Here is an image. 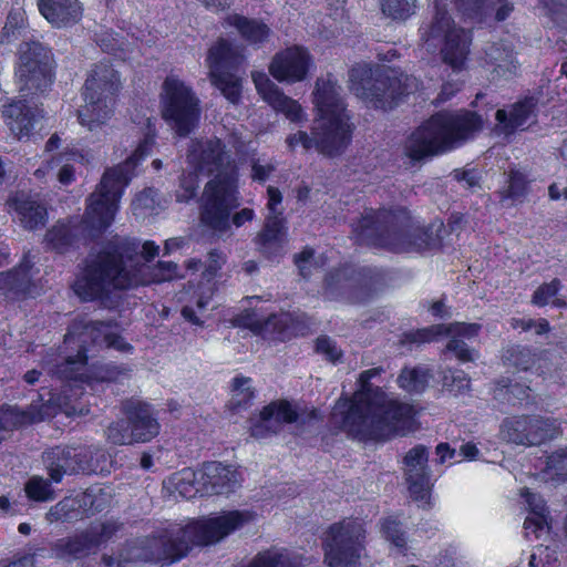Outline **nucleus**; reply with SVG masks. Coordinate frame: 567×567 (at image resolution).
I'll use <instances>...</instances> for the list:
<instances>
[{
  "label": "nucleus",
  "instance_id": "f257e3e1",
  "mask_svg": "<svg viewBox=\"0 0 567 567\" xmlns=\"http://www.w3.org/2000/svg\"><path fill=\"white\" fill-rule=\"evenodd\" d=\"M138 246L137 239L113 237L97 254L84 259L82 272L73 285L74 292L82 300H94L111 289H131L181 277L173 261L140 262Z\"/></svg>",
  "mask_w": 567,
  "mask_h": 567
},
{
  "label": "nucleus",
  "instance_id": "f03ea898",
  "mask_svg": "<svg viewBox=\"0 0 567 567\" xmlns=\"http://www.w3.org/2000/svg\"><path fill=\"white\" fill-rule=\"evenodd\" d=\"M252 518L249 512L230 511L186 525L172 524L152 536L128 542L120 553L118 567L133 561L172 564L185 557L194 546L218 543Z\"/></svg>",
  "mask_w": 567,
  "mask_h": 567
},
{
  "label": "nucleus",
  "instance_id": "7ed1b4c3",
  "mask_svg": "<svg viewBox=\"0 0 567 567\" xmlns=\"http://www.w3.org/2000/svg\"><path fill=\"white\" fill-rule=\"evenodd\" d=\"M153 143V136H145L125 162L104 173L97 190L87 199L85 214L79 225L59 223L47 233L45 238L55 250L65 251L80 234L95 238L112 224L123 189L132 179L137 162L148 154Z\"/></svg>",
  "mask_w": 567,
  "mask_h": 567
},
{
  "label": "nucleus",
  "instance_id": "20e7f679",
  "mask_svg": "<svg viewBox=\"0 0 567 567\" xmlns=\"http://www.w3.org/2000/svg\"><path fill=\"white\" fill-rule=\"evenodd\" d=\"M187 159L195 172L215 174L204 189L200 221L221 234L229 228V213L239 206L230 155L220 140L210 138L192 141Z\"/></svg>",
  "mask_w": 567,
  "mask_h": 567
},
{
  "label": "nucleus",
  "instance_id": "39448f33",
  "mask_svg": "<svg viewBox=\"0 0 567 567\" xmlns=\"http://www.w3.org/2000/svg\"><path fill=\"white\" fill-rule=\"evenodd\" d=\"M331 423L359 441H384L394 434H405L411 427L412 408L383 394L370 398L359 393L351 402H337Z\"/></svg>",
  "mask_w": 567,
  "mask_h": 567
},
{
  "label": "nucleus",
  "instance_id": "423d86ee",
  "mask_svg": "<svg viewBox=\"0 0 567 567\" xmlns=\"http://www.w3.org/2000/svg\"><path fill=\"white\" fill-rule=\"evenodd\" d=\"M482 127L483 120L475 112H439L408 137L404 154L421 161L444 153L473 138Z\"/></svg>",
  "mask_w": 567,
  "mask_h": 567
},
{
  "label": "nucleus",
  "instance_id": "0eeeda50",
  "mask_svg": "<svg viewBox=\"0 0 567 567\" xmlns=\"http://www.w3.org/2000/svg\"><path fill=\"white\" fill-rule=\"evenodd\" d=\"M120 84L118 73L111 65L100 63L94 66L83 86L84 104L78 110L83 127L90 132L103 130L113 115L114 95Z\"/></svg>",
  "mask_w": 567,
  "mask_h": 567
},
{
  "label": "nucleus",
  "instance_id": "6e6552de",
  "mask_svg": "<svg viewBox=\"0 0 567 567\" xmlns=\"http://www.w3.org/2000/svg\"><path fill=\"white\" fill-rule=\"evenodd\" d=\"M419 32L427 51L442 45V60L453 73L458 75L465 70L471 40L464 29L455 27L445 8L436 3L435 12L421 24Z\"/></svg>",
  "mask_w": 567,
  "mask_h": 567
},
{
  "label": "nucleus",
  "instance_id": "1a4fd4ad",
  "mask_svg": "<svg viewBox=\"0 0 567 567\" xmlns=\"http://www.w3.org/2000/svg\"><path fill=\"white\" fill-rule=\"evenodd\" d=\"M353 231L360 244L395 252L409 251L413 245L410 218L404 210L367 209Z\"/></svg>",
  "mask_w": 567,
  "mask_h": 567
},
{
  "label": "nucleus",
  "instance_id": "9d476101",
  "mask_svg": "<svg viewBox=\"0 0 567 567\" xmlns=\"http://www.w3.org/2000/svg\"><path fill=\"white\" fill-rule=\"evenodd\" d=\"M350 90L355 96L372 104L375 109L390 110L400 99L408 95L415 85V79L391 72H372L365 65L353 66L349 71Z\"/></svg>",
  "mask_w": 567,
  "mask_h": 567
},
{
  "label": "nucleus",
  "instance_id": "9b49d317",
  "mask_svg": "<svg viewBox=\"0 0 567 567\" xmlns=\"http://www.w3.org/2000/svg\"><path fill=\"white\" fill-rule=\"evenodd\" d=\"M351 117L344 115L337 117L317 116L311 124L310 133L298 131L289 134L286 143L290 151L301 146L306 152L316 150L328 158L341 156L352 141L354 125Z\"/></svg>",
  "mask_w": 567,
  "mask_h": 567
},
{
  "label": "nucleus",
  "instance_id": "f8f14e48",
  "mask_svg": "<svg viewBox=\"0 0 567 567\" xmlns=\"http://www.w3.org/2000/svg\"><path fill=\"white\" fill-rule=\"evenodd\" d=\"M382 287V276L371 268L343 266L324 277L323 296L329 300L363 303L371 300Z\"/></svg>",
  "mask_w": 567,
  "mask_h": 567
},
{
  "label": "nucleus",
  "instance_id": "ddd939ff",
  "mask_svg": "<svg viewBox=\"0 0 567 567\" xmlns=\"http://www.w3.org/2000/svg\"><path fill=\"white\" fill-rule=\"evenodd\" d=\"M106 454L95 446L56 445L42 453L50 481L60 483L64 475L91 474L104 471Z\"/></svg>",
  "mask_w": 567,
  "mask_h": 567
},
{
  "label": "nucleus",
  "instance_id": "4468645a",
  "mask_svg": "<svg viewBox=\"0 0 567 567\" xmlns=\"http://www.w3.org/2000/svg\"><path fill=\"white\" fill-rule=\"evenodd\" d=\"M365 529L359 520L336 523L327 532L324 563L329 567H357L364 551Z\"/></svg>",
  "mask_w": 567,
  "mask_h": 567
},
{
  "label": "nucleus",
  "instance_id": "2eb2a0df",
  "mask_svg": "<svg viewBox=\"0 0 567 567\" xmlns=\"http://www.w3.org/2000/svg\"><path fill=\"white\" fill-rule=\"evenodd\" d=\"M162 114L179 136H187L197 126L199 100L192 89L176 78L168 76L163 84Z\"/></svg>",
  "mask_w": 567,
  "mask_h": 567
},
{
  "label": "nucleus",
  "instance_id": "dca6fc26",
  "mask_svg": "<svg viewBox=\"0 0 567 567\" xmlns=\"http://www.w3.org/2000/svg\"><path fill=\"white\" fill-rule=\"evenodd\" d=\"M244 60L239 48L225 39H219L208 51L207 63L212 82L233 104L238 103L241 91L240 80L233 71L237 70Z\"/></svg>",
  "mask_w": 567,
  "mask_h": 567
},
{
  "label": "nucleus",
  "instance_id": "f3484780",
  "mask_svg": "<svg viewBox=\"0 0 567 567\" xmlns=\"http://www.w3.org/2000/svg\"><path fill=\"white\" fill-rule=\"evenodd\" d=\"M122 527L123 524L114 519L92 524L71 537L58 539L52 549L59 558H82L111 540Z\"/></svg>",
  "mask_w": 567,
  "mask_h": 567
},
{
  "label": "nucleus",
  "instance_id": "a211bd4d",
  "mask_svg": "<svg viewBox=\"0 0 567 567\" xmlns=\"http://www.w3.org/2000/svg\"><path fill=\"white\" fill-rule=\"evenodd\" d=\"M501 436L516 445H539L558 433L556 420L540 415L505 417L501 424Z\"/></svg>",
  "mask_w": 567,
  "mask_h": 567
},
{
  "label": "nucleus",
  "instance_id": "6ab92c4d",
  "mask_svg": "<svg viewBox=\"0 0 567 567\" xmlns=\"http://www.w3.org/2000/svg\"><path fill=\"white\" fill-rule=\"evenodd\" d=\"M315 417V411L303 415L286 400L274 401L262 409L257 419L251 420L250 434L256 439H267L279 433L285 424L305 423Z\"/></svg>",
  "mask_w": 567,
  "mask_h": 567
},
{
  "label": "nucleus",
  "instance_id": "aec40b11",
  "mask_svg": "<svg viewBox=\"0 0 567 567\" xmlns=\"http://www.w3.org/2000/svg\"><path fill=\"white\" fill-rule=\"evenodd\" d=\"M310 64L309 52L295 45L274 55L269 72L279 82L295 83L306 79Z\"/></svg>",
  "mask_w": 567,
  "mask_h": 567
},
{
  "label": "nucleus",
  "instance_id": "412c9836",
  "mask_svg": "<svg viewBox=\"0 0 567 567\" xmlns=\"http://www.w3.org/2000/svg\"><path fill=\"white\" fill-rule=\"evenodd\" d=\"M427 447L420 444L411 449L403 458L404 475L411 496L416 501L427 497L431 487Z\"/></svg>",
  "mask_w": 567,
  "mask_h": 567
},
{
  "label": "nucleus",
  "instance_id": "4be33fe9",
  "mask_svg": "<svg viewBox=\"0 0 567 567\" xmlns=\"http://www.w3.org/2000/svg\"><path fill=\"white\" fill-rule=\"evenodd\" d=\"M122 411L131 423L133 443H145L159 434L161 425L154 409L138 400H126Z\"/></svg>",
  "mask_w": 567,
  "mask_h": 567
},
{
  "label": "nucleus",
  "instance_id": "5701e85b",
  "mask_svg": "<svg viewBox=\"0 0 567 567\" xmlns=\"http://www.w3.org/2000/svg\"><path fill=\"white\" fill-rule=\"evenodd\" d=\"M252 81L264 101H266L275 111L281 112L293 123H301L307 120L301 105L297 101L285 95L266 73L254 72Z\"/></svg>",
  "mask_w": 567,
  "mask_h": 567
},
{
  "label": "nucleus",
  "instance_id": "b1692460",
  "mask_svg": "<svg viewBox=\"0 0 567 567\" xmlns=\"http://www.w3.org/2000/svg\"><path fill=\"white\" fill-rule=\"evenodd\" d=\"M341 92V86L338 85L331 74L317 80L313 102L318 110V116L337 117L344 115L351 117Z\"/></svg>",
  "mask_w": 567,
  "mask_h": 567
},
{
  "label": "nucleus",
  "instance_id": "393cba45",
  "mask_svg": "<svg viewBox=\"0 0 567 567\" xmlns=\"http://www.w3.org/2000/svg\"><path fill=\"white\" fill-rule=\"evenodd\" d=\"M537 102L534 97H527L512 105L507 112L497 110L495 131L505 136L513 135L516 131H524L536 118Z\"/></svg>",
  "mask_w": 567,
  "mask_h": 567
},
{
  "label": "nucleus",
  "instance_id": "a878e982",
  "mask_svg": "<svg viewBox=\"0 0 567 567\" xmlns=\"http://www.w3.org/2000/svg\"><path fill=\"white\" fill-rule=\"evenodd\" d=\"M200 481L206 494L228 495L239 486L238 473L219 462L205 463Z\"/></svg>",
  "mask_w": 567,
  "mask_h": 567
},
{
  "label": "nucleus",
  "instance_id": "bb28decb",
  "mask_svg": "<svg viewBox=\"0 0 567 567\" xmlns=\"http://www.w3.org/2000/svg\"><path fill=\"white\" fill-rule=\"evenodd\" d=\"M37 4L41 16L55 28L78 23L83 13L79 0H38Z\"/></svg>",
  "mask_w": 567,
  "mask_h": 567
},
{
  "label": "nucleus",
  "instance_id": "cd10ccee",
  "mask_svg": "<svg viewBox=\"0 0 567 567\" xmlns=\"http://www.w3.org/2000/svg\"><path fill=\"white\" fill-rule=\"evenodd\" d=\"M116 324L113 321H90L84 326L81 333V342L91 339L96 347L114 348L122 352H127L132 346L126 343L124 339L115 331Z\"/></svg>",
  "mask_w": 567,
  "mask_h": 567
},
{
  "label": "nucleus",
  "instance_id": "c85d7f7f",
  "mask_svg": "<svg viewBox=\"0 0 567 567\" xmlns=\"http://www.w3.org/2000/svg\"><path fill=\"white\" fill-rule=\"evenodd\" d=\"M32 267L33 262L30 260L29 255H25L17 268L0 274V289L11 298L30 295L33 288Z\"/></svg>",
  "mask_w": 567,
  "mask_h": 567
},
{
  "label": "nucleus",
  "instance_id": "c756f323",
  "mask_svg": "<svg viewBox=\"0 0 567 567\" xmlns=\"http://www.w3.org/2000/svg\"><path fill=\"white\" fill-rule=\"evenodd\" d=\"M456 8L462 14L471 20L481 21L488 11H495L497 21L506 20L514 10L513 3L508 0H454Z\"/></svg>",
  "mask_w": 567,
  "mask_h": 567
},
{
  "label": "nucleus",
  "instance_id": "7c9ffc66",
  "mask_svg": "<svg viewBox=\"0 0 567 567\" xmlns=\"http://www.w3.org/2000/svg\"><path fill=\"white\" fill-rule=\"evenodd\" d=\"M485 61L492 68L493 79H507L514 75L518 68L512 45L503 41L486 47Z\"/></svg>",
  "mask_w": 567,
  "mask_h": 567
},
{
  "label": "nucleus",
  "instance_id": "2f4dec72",
  "mask_svg": "<svg viewBox=\"0 0 567 567\" xmlns=\"http://www.w3.org/2000/svg\"><path fill=\"white\" fill-rule=\"evenodd\" d=\"M2 116L12 134L21 138L33 128L35 113L24 101H13L3 105Z\"/></svg>",
  "mask_w": 567,
  "mask_h": 567
},
{
  "label": "nucleus",
  "instance_id": "473e14b6",
  "mask_svg": "<svg viewBox=\"0 0 567 567\" xmlns=\"http://www.w3.org/2000/svg\"><path fill=\"white\" fill-rule=\"evenodd\" d=\"M284 237V219L277 215H268L264 228L256 238V244L261 254L272 258L280 252Z\"/></svg>",
  "mask_w": 567,
  "mask_h": 567
},
{
  "label": "nucleus",
  "instance_id": "72a5a7b5",
  "mask_svg": "<svg viewBox=\"0 0 567 567\" xmlns=\"http://www.w3.org/2000/svg\"><path fill=\"white\" fill-rule=\"evenodd\" d=\"M227 23L234 27L240 37L251 45H262L271 34L270 28L257 19L233 14L227 18Z\"/></svg>",
  "mask_w": 567,
  "mask_h": 567
},
{
  "label": "nucleus",
  "instance_id": "f704fd0d",
  "mask_svg": "<svg viewBox=\"0 0 567 567\" xmlns=\"http://www.w3.org/2000/svg\"><path fill=\"white\" fill-rule=\"evenodd\" d=\"M52 69L53 65L47 66L45 62H42V68L18 69L17 76L23 96L45 92L52 84Z\"/></svg>",
  "mask_w": 567,
  "mask_h": 567
},
{
  "label": "nucleus",
  "instance_id": "c9c22d12",
  "mask_svg": "<svg viewBox=\"0 0 567 567\" xmlns=\"http://www.w3.org/2000/svg\"><path fill=\"white\" fill-rule=\"evenodd\" d=\"M523 496L529 508V515L524 522V528L527 535L533 533L538 538L542 532L549 529V512L540 495L526 491Z\"/></svg>",
  "mask_w": 567,
  "mask_h": 567
},
{
  "label": "nucleus",
  "instance_id": "e433bc0d",
  "mask_svg": "<svg viewBox=\"0 0 567 567\" xmlns=\"http://www.w3.org/2000/svg\"><path fill=\"white\" fill-rule=\"evenodd\" d=\"M42 420L43 414L37 406L31 405L27 410H21L8 405L0 409V431H13ZM1 440H3V436L0 435Z\"/></svg>",
  "mask_w": 567,
  "mask_h": 567
},
{
  "label": "nucleus",
  "instance_id": "4c0bfd02",
  "mask_svg": "<svg viewBox=\"0 0 567 567\" xmlns=\"http://www.w3.org/2000/svg\"><path fill=\"white\" fill-rule=\"evenodd\" d=\"M42 62H45L47 66L53 65L52 53L48 48L38 41L20 44L18 69L42 68Z\"/></svg>",
  "mask_w": 567,
  "mask_h": 567
},
{
  "label": "nucleus",
  "instance_id": "58836bf2",
  "mask_svg": "<svg viewBox=\"0 0 567 567\" xmlns=\"http://www.w3.org/2000/svg\"><path fill=\"white\" fill-rule=\"evenodd\" d=\"M16 210L24 228L37 229L45 224L47 209L33 199L18 197L16 199Z\"/></svg>",
  "mask_w": 567,
  "mask_h": 567
},
{
  "label": "nucleus",
  "instance_id": "ea45409f",
  "mask_svg": "<svg viewBox=\"0 0 567 567\" xmlns=\"http://www.w3.org/2000/svg\"><path fill=\"white\" fill-rule=\"evenodd\" d=\"M528 194V181L519 171L512 169L508 175L507 186L499 190L501 202L505 206L523 203Z\"/></svg>",
  "mask_w": 567,
  "mask_h": 567
},
{
  "label": "nucleus",
  "instance_id": "a19ab883",
  "mask_svg": "<svg viewBox=\"0 0 567 567\" xmlns=\"http://www.w3.org/2000/svg\"><path fill=\"white\" fill-rule=\"evenodd\" d=\"M450 332V328H446L443 324H435L404 333L401 339V343L412 349L413 347H419L423 343L434 341L437 336L447 334Z\"/></svg>",
  "mask_w": 567,
  "mask_h": 567
},
{
  "label": "nucleus",
  "instance_id": "79ce46f5",
  "mask_svg": "<svg viewBox=\"0 0 567 567\" xmlns=\"http://www.w3.org/2000/svg\"><path fill=\"white\" fill-rule=\"evenodd\" d=\"M429 382V373L423 368L403 369L398 377L399 385L408 392L420 393Z\"/></svg>",
  "mask_w": 567,
  "mask_h": 567
},
{
  "label": "nucleus",
  "instance_id": "37998d69",
  "mask_svg": "<svg viewBox=\"0 0 567 567\" xmlns=\"http://www.w3.org/2000/svg\"><path fill=\"white\" fill-rule=\"evenodd\" d=\"M504 360L508 365L526 371L535 364L536 353L528 347L515 344L506 349Z\"/></svg>",
  "mask_w": 567,
  "mask_h": 567
},
{
  "label": "nucleus",
  "instance_id": "c03bdc74",
  "mask_svg": "<svg viewBox=\"0 0 567 567\" xmlns=\"http://www.w3.org/2000/svg\"><path fill=\"white\" fill-rule=\"evenodd\" d=\"M416 0H381V11L388 18L405 21L415 13Z\"/></svg>",
  "mask_w": 567,
  "mask_h": 567
},
{
  "label": "nucleus",
  "instance_id": "a18cd8bd",
  "mask_svg": "<svg viewBox=\"0 0 567 567\" xmlns=\"http://www.w3.org/2000/svg\"><path fill=\"white\" fill-rule=\"evenodd\" d=\"M544 473L554 481H567V447L558 449L547 456Z\"/></svg>",
  "mask_w": 567,
  "mask_h": 567
},
{
  "label": "nucleus",
  "instance_id": "49530a36",
  "mask_svg": "<svg viewBox=\"0 0 567 567\" xmlns=\"http://www.w3.org/2000/svg\"><path fill=\"white\" fill-rule=\"evenodd\" d=\"M233 398L229 408L234 411L246 409L254 398L249 378H235L233 384Z\"/></svg>",
  "mask_w": 567,
  "mask_h": 567
},
{
  "label": "nucleus",
  "instance_id": "de8ad7c7",
  "mask_svg": "<svg viewBox=\"0 0 567 567\" xmlns=\"http://www.w3.org/2000/svg\"><path fill=\"white\" fill-rule=\"evenodd\" d=\"M27 496L35 502H47L54 498V491L48 480L41 476H32L24 485Z\"/></svg>",
  "mask_w": 567,
  "mask_h": 567
},
{
  "label": "nucleus",
  "instance_id": "09e8293b",
  "mask_svg": "<svg viewBox=\"0 0 567 567\" xmlns=\"http://www.w3.org/2000/svg\"><path fill=\"white\" fill-rule=\"evenodd\" d=\"M106 440L114 445L134 444L131 435V423L128 419L116 420L105 430Z\"/></svg>",
  "mask_w": 567,
  "mask_h": 567
},
{
  "label": "nucleus",
  "instance_id": "8fccbe9b",
  "mask_svg": "<svg viewBox=\"0 0 567 567\" xmlns=\"http://www.w3.org/2000/svg\"><path fill=\"white\" fill-rule=\"evenodd\" d=\"M530 389L527 385L520 383H508L497 386L494 392V396L497 400H506L511 404L522 403L529 399Z\"/></svg>",
  "mask_w": 567,
  "mask_h": 567
},
{
  "label": "nucleus",
  "instance_id": "3c124183",
  "mask_svg": "<svg viewBox=\"0 0 567 567\" xmlns=\"http://www.w3.org/2000/svg\"><path fill=\"white\" fill-rule=\"evenodd\" d=\"M25 28L23 13L20 11H12L8 14L7 21L2 28L0 42L9 43L18 39Z\"/></svg>",
  "mask_w": 567,
  "mask_h": 567
},
{
  "label": "nucleus",
  "instance_id": "603ef678",
  "mask_svg": "<svg viewBox=\"0 0 567 567\" xmlns=\"http://www.w3.org/2000/svg\"><path fill=\"white\" fill-rule=\"evenodd\" d=\"M528 565L529 567H558L557 553L548 546L540 545L530 555Z\"/></svg>",
  "mask_w": 567,
  "mask_h": 567
},
{
  "label": "nucleus",
  "instance_id": "864d4df0",
  "mask_svg": "<svg viewBox=\"0 0 567 567\" xmlns=\"http://www.w3.org/2000/svg\"><path fill=\"white\" fill-rule=\"evenodd\" d=\"M83 361L78 358L69 357L63 362L56 364L52 370V374L61 380H76Z\"/></svg>",
  "mask_w": 567,
  "mask_h": 567
},
{
  "label": "nucleus",
  "instance_id": "5fc2aeb1",
  "mask_svg": "<svg viewBox=\"0 0 567 567\" xmlns=\"http://www.w3.org/2000/svg\"><path fill=\"white\" fill-rule=\"evenodd\" d=\"M265 328L276 332L279 339L285 340L292 333L291 317L288 313L272 315L267 319Z\"/></svg>",
  "mask_w": 567,
  "mask_h": 567
},
{
  "label": "nucleus",
  "instance_id": "6e6d98bb",
  "mask_svg": "<svg viewBox=\"0 0 567 567\" xmlns=\"http://www.w3.org/2000/svg\"><path fill=\"white\" fill-rule=\"evenodd\" d=\"M196 173L197 172L188 173L187 175H183V177L181 178L179 189L176 190L177 202L188 203L196 196L197 190L199 188Z\"/></svg>",
  "mask_w": 567,
  "mask_h": 567
},
{
  "label": "nucleus",
  "instance_id": "4d7b16f0",
  "mask_svg": "<svg viewBox=\"0 0 567 567\" xmlns=\"http://www.w3.org/2000/svg\"><path fill=\"white\" fill-rule=\"evenodd\" d=\"M195 481L196 473L189 468L183 470L173 476V482L176 489L181 495L185 497H190L193 492L199 491L197 487H195Z\"/></svg>",
  "mask_w": 567,
  "mask_h": 567
},
{
  "label": "nucleus",
  "instance_id": "13d9d810",
  "mask_svg": "<svg viewBox=\"0 0 567 567\" xmlns=\"http://www.w3.org/2000/svg\"><path fill=\"white\" fill-rule=\"evenodd\" d=\"M384 537L398 548H404L406 545L405 533L402 530L401 524L393 519L386 518L382 524Z\"/></svg>",
  "mask_w": 567,
  "mask_h": 567
},
{
  "label": "nucleus",
  "instance_id": "bf43d9fd",
  "mask_svg": "<svg viewBox=\"0 0 567 567\" xmlns=\"http://www.w3.org/2000/svg\"><path fill=\"white\" fill-rule=\"evenodd\" d=\"M452 353L461 362L474 361V351L458 337H452L446 343L444 355Z\"/></svg>",
  "mask_w": 567,
  "mask_h": 567
},
{
  "label": "nucleus",
  "instance_id": "052dcab7",
  "mask_svg": "<svg viewBox=\"0 0 567 567\" xmlns=\"http://www.w3.org/2000/svg\"><path fill=\"white\" fill-rule=\"evenodd\" d=\"M470 383V378L461 370L450 371V374L444 375V385L455 394H461L468 391Z\"/></svg>",
  "mask_w": 567,
  "mask_h": 567
},
{
  "label": "nucleus",
  "instance_id": "680f3d73",
  "mask_svg": "<svg viewBox=\"0 0 567 567\" xmlns=\"http://www.w3.org/2000/svg\"><path fill=\"white\" fill-rule=\"evenodd\" d=\"M74 513L75 509L73 501L70 498H64L50 508L49 513L47 514V518L51 523L58 520H70L74 517Z\"/></svg>",
  "mask_w": 567,
  "mask_h": 567
},
{
  "label": "nucleus",
  "instance_id": "e2e57ef3",
  "mask_svg": "<svg viewBox=\"0 0 567 567\" xmlns=\"http://www.w3.org/2000/svg\"><path fill=\"white\" fill-rule=\"evenodd\" d=\"M313 256L315 250L310 247H306L301 252L295 255V264L300 276L305 279L309 278L312 274V269L317 267Z\"/></svg>",
  "mask_w": 567,
  "mask_h": 567
},
{
  "label": "nucleus",
  "instance_id": "0e129e2a",
  "mask_svg": "<svg viewBox=\"0 0 567 567\" xmlns=\"http://www.w3.org/2000/svg\"><path fill=\"white\" fill-rule=\"evenodd\" d=\"M560 286V280L558 279H553L548 284H543L534 292L532 299L533 303L539 307L547 305L549 300L557 295Z\"/></svg>",
  "mask_w": 567,
  "mask_h": 567
},
{
  "label": "nucleus",
  "instance_id": "69168bd1",
  "mask_svg": "<svg viewBox=\"0 0 567 567\" xmlns=\"http://www.w3.org/2000/svg\"><path fill=\"white\" fill-rule=\"evenodd\" d=\"M316 351L332 362H336L341 357V350L337 347L336 342L327 336L317 339Z\"/></svg>",
  "mask_w": 567,
  "mask_h": 567
},
{
  "label": "nucleus",
  "instance_id": "338daca9",
  "mask_svg": "<svg viewBox=\"0 0 567 567\" xmlns=\"http://www.w3.org/2000/svg\"><path fill=\"white\" fill-rule=\"evenodd\" d=\"M127 377V372L116 365L106 364L99 371L97 378L106 382H117Z\"/></svg>",
  "mask_w": 567,
  "mask_h": 567
},
{
  "label": "nucleus",
  "instance_id": "774afa93",
  "mask_svg": "<svg viewBox=\"0 0 567 567\" xmlns=\"http://www.w3.org/2000/svg\"><path fill=\"white\" fill-rule=\"evenodd\" d=\"M224 261V256L220 252L216 250L210 251L208 255V264L204 271V277L210 281L215 277L216 272L221 268Z\"/></svg>",
  "mask_w": 567,
  "mask_h": 567
}]
</instances>
